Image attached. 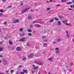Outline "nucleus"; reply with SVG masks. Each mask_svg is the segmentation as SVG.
<instances>
[{
	"label": "nucleus",
	"mask_w": 74,
	"mask_h": 74,
	"mask_svg": "<svg viewBox=\"0 0 74 74\" xmlns=\"http://www.w3.org/2000/svg\"><path fill=\"white\" fill-rule=\"evenodd\" d=\"M33 56H34V54L33 53H32L30 54L28 56V58H32V57H33Z\"/></svg>",
	"instance_id": "1"
},
{
	"label": "nucleus",
	"mask_w": 74,
	"mask_h": 74,
	"mask_svg": "<svg viewBox=\"0 0 74 74\" xmlns=\"http://www.w3.org/2000/svg\"><path fill=\"white\" fill-rule=\"evenodd\" d=\"M16 49L17 51H20L21 50V48L20 47H17L16 48Z\"/></svg>",
	"instance_id": "2"
},
{
	"label": "nucleus",
	"mask_w": 74,
	"mask_h": 74,
	"mask_svg": "<svg viewBox=\"0 0 74 74\" xmlns=\"http://www.w3.org/2000/svg\"><path fill=\"white\" fill-rule=\"evenodd\" d=\"M34 62H35V63H36V64H40V65H42V63H41V62H40L35 61Z\"/></svg>",
	"instance_id": "3"
},
{
	"label": "nucleus",
	"mask_w": 74,
	"mask_h": 74,
	"mask_svg": "<svg viewBox=\"0 0 74 74\" xmlns=\"http://www.w3.org/2000/svg\"><path fill=\"white\" fill-rule=\"evenodd\" d=\"M25 40H26V38H22L21 39H20L19 40V41H25Z\"/></svg>",
	"instance_id": "4"
},
{
	"label": "nucleus",
	"mask_w": 74,
	"mask_h": 74,
	"mask_svg": "<svg viewBox=\"0 0 74 74\" xmlns=\"http://www.w3.org/2000/svg\"><path fill=\"white\" fill-rule=\"evenodd\" d=\"M19 22V20H16L15 21L13 22V23H18V22Z\"/></svg>",
	"instance_id": "5"
},
{
	"label": "nucleus",
	"mask_w": 74,
	"mask_h": 74,
	"mask_svg": "<svg viewBox=\"0 0 74 74\" xmlns=\"http://www.w3.org/2000/svg\"><path fill=\"white\" fill-rule=\"evenodd\" d=\"M29 10V9H24V10H22V13H24L25 12H26V11H27V10Z\"/></svg>",
	"instance_id": "6"
},
{
	"label": "nucleus",
	"mask_w": 74,
	"mask_h": 74,
	"mask_svg": "<svg viewBox=\"0 0 74 74\" xmlns=\"http://www.w3.org/2000/svg\"><path fill=\"white\" fill-rule=\"evenodd\" d=\"M52 59H53V57H51L48 59V60L51 62H52Z\"/></svg>",
	"instance_id": "7"
},
{
	"label": "nucleus",
	"mask_w": 74,
	"mask_h": 74,
	"mask_svg": "<svg viewBox=\"0 0 74 74\" xmlns=\"http://www.w3.org/2000/svg\"><path fill=\"white\" fill-rule=\"evenodd\" d=\"M32 66L34 67V69H38V66L36 67V66L34 65H33Z\"/></svg>",
	"instance_id": "8"
},
{
	"label": "nucleus",
	"mask_w": 74,
	"mask_h": 74,
	"mask_svg": "<svg viewBox=\"0 0 74 74\" xmlns=\"http://www.w3.org/2000/svg\"><path fill=\"white\" fill-rule=\"evenodd\" d=\"M25 35V34L24 32H23L22 33L20 34V36H24Z\"/></svg>",
	"instance_id": "9"
},
{
	"label": "nucleus",
	"mask_w": 74,
	"mask_h": 74,
	"mask_svg": "<svg viewBox=\"0 0 74 74\" xmlns=\"http://www.w3.org/2000/svg\"><path fill=\"white\" fill-rule=\"evenodd\" d=\"M47 46V44L46 43H44L43 44V46L44 47H46Z\"/></svg>",
	"instance_id": "10"
},
{
	"label": "nucleus",
	"mask_w": 74,
	"mask_h": 74,
	"mask_svg": "<svg viewBox=\"0 0 74 74\" xmlns=\"http://www.w3.org/2000/svg\"><path fill=\"white\" fill-rule=\"evenodd\" d=\"M53 21H54V19H51L50 20V22H53Z\"/></svg>",
	"instance_id": "11"
},
{
	"label": "nucleus",
	"mask_w": 74,
	"mask_h": 74,
	"mask_svg": "<svg viewBox=\"0 0 74 74\" xmlns=\"http://www.w3.org/2000/svg\"><path fill=\"white\" fill-rule=\"evenodd\" d=\"M35 26H36V27H41V25H35Z\"/></svg>",
	"instance_id": "12"
},
{
	"label": "nucleus",
	"mask_w": 74,
	"mask_h": 74,
	"mask_svg": "<svg viewBox=\"0 0 74 74\" xmlns=\"http://www.w3.org/2000/svg\"><path fill=\"white\" fill-rule=\"evenodd\" d=\"M26 59V57H25L24 58H23V60L24 61H25Z\"/></svg>",
	"instance_id": "13"
},
{
	"label": "nucleus",
	"mask_w": 74,
	"mask_h": 74,
	"mask_svg": "<svg viewBox=\"0 0 74 74\" xmlns=\"http://www.w3.org/2000/svg\"><path fill=\"white\" fill-rule=\"evenodd\" d=\"M9 43L10 45H12L13 44L12 42L11 41H9Z\"/></svg>",
	"instance_id": "14"
},
{
	"label": "nucleus",
	"mask_w": 74,
	"mask_h": 74,
	"mask_svg": "<svg viewBox=\"0 0 74 74\" xmlns=\"http://www.w3.org/2000/svg\"><path fill=\"white\" fill-rule=\"evenodd\" d=\"M23 71H24V72L25 73H27V71L26 70H23Z\"/></svg>",
	"instance_id": "15"
},
{
	"label": "nucleus",
	"mask_w": 74,
	"mask_h": 74,
	"mask_svg": "<svg viewBox=\"0 0 74 74\" xmlns=\"http://www.w3.org/2000/svg\"><path fill=\"white\" fill-rule=\"evenodd\" d=\"M32 17L30 16H29L28 17V19H32Z\"/></svg>",
	"instance_id": "16"
},
{
	"label": "nucleus",
	"mask_w": 74,
	"mask_h": 74,
	"mask_svg": "<svg viewBox=\"0 0 74 74\" xmlns=\"http://www.w3.org/2000/svg\"><path fill=\"white\" fill-rule=\"evenodd\" d=\"M28 32H32V30L31 29H29L28 30Z\"/></svg>",
	"instance_id": "17"
},
{
	"label": "nucleus",
	"mask_w": 74,
	"mask_h": 74,
	"mask_svg": "<svg viewBox=\"0 0 74 74\" xmlns=\"http://www.w3.org/2000/svg\"><path fill=\"white\" fill-rule=\"evenodd\" d=\"M72 3H73V2H69L67 3L66 4H72Z\"/></svg>",
	"instance_id": "18"
},
{
	"label": "nucleus",
	"mask_w": 74,
	"mask_h": 74,
	"mask_svg": "<svg viewBox=\"0 0 74 74\" xmlns=\"http://www.w3.org/2000/svg\"><path fill=\"white\" fill-rule=\"evenodd\" d=\"M54 19H55L56 21H59V19L57 18L56 17H55L54 18Z\"/></svg>",
	"instance_id": "19"
},
{
	"label": "nucleus",
	"mask_w": 74,
	"mask_h": 74,
	"mask_svg": "<svg viewBox=\"0 0 74 74\" xmlns=\"http://www.w3.org/2000/svg\"><path fill=\"white\" fill-rule=\"evenodd\" d=\"M63 22L64 23H66V22H67V21H66V20H64L63 21Z\"/></svg>",
	"instance_id": "20"
},
{
	"label": "nucleus",
	"mask_w": 74,
	"mask_h": 74,
	"mask_svg": "<svg viewBox=\"0 0 74 74\" xmlns=\"http://www.w3.org/2000/svg\"><path fill=\"white\" fill-rule=\"evenodd\" d=\"M34 23H38L37 22V21H36L33 22Z\"/></svg>",
	"instance_id": "21"
},
{
	"label": "nucleus",
	"mask_w": 74,
	"mask_h": 74,
	"mask_svg": "<svg viewBox=\"0 0 74 74\" xmlns=\"http://www.w3.org/2000/svg\"><path fill=\"white\" fill-rule=\"evenodd\" d=\"M57 41L58 42H60V41H62V40H61L60 39H58L57 40Z\"/></svg>",
	"instance_id": "22"
},
{
	"label": "nucleus",
	"mask_w": 74,
	"mask_h": 74,
	"mask_svg": "<svg viewBox=\"0 0 74 74\" xmlns=\"http://www.w3.org/2000/svg\"><path fill=\"white\" fill-rule=\"evenodd\" d=\"M22 30H23V28H20L19 29L20 32H22Z\"/></svg>",
	"instance_id": "23"
},
{
	"label": "nucleus",
	"mask_w": 74,
	"mask_h": 74,
	"mask_svg": "<svg viewBox=\"0 0 74 74\" xmlns=\"http://www.w3.org/2000/svg\"><path fill=\"white\" fill-rule=\"evenodd\" d=\"M58 23L59 25H61V22L60 21H58Z\"/></svg>",
	"instance_id": "24"
},
{
	"label": "nucleus",
	"mask_w": 74,
	"mask_h": 74,
	"mask_svg": "<svg viewBox=\"0 0 74 74\" xmlns=\"http://www.w3.org/2000/svg\"><path fill=\"white\" fill-rule=\"evenodd\" d=\"M27 45L28 47L30 46V44L29 43H27Z\"/></svg>",
	"instance_id": "25"
},
{
	"label": "nucleus",
	"mask_w": 74,
	"mask_h": 74,
	"mask_svg": "<svg viewBox=\"0 0 74 74\" xmlns=\"http://www.w3.org/2000/svg\"><path fill=\"white\" fill-rule=\"evenodd\" d=\"M12 7V6L10 5V6H8V8H11V7Z\"/></svg>",
	"instance_id": "26"
},
{
	"label": "nucleus",
	"mask_w": 74,
	"mask_h": 74,
	"mask_svg": "<svg viewBox=\"0 0 74 74\" xmlns=\"http://www.w3.org/2000/svg\"><path fill=\"white\" fill-rule=\"evenodd\" d=\"M59 18H63V16H59Z\"/></svg>",
	"instance_id": "27"
},
{
	"label": "nucleus",
	"mask_w": 74,
	"mask_h": 74,
	"mask_svg": "<svg viewBox=\"0 0 74 74\" xmlns=\"http://www.w3.org/2000/svg\"><path fill=\"white\" fill-rule=\"evenodd\" d=\"M28 35H29V36H32V34H31L30 33H29L28 34Z\"/></svg>",
	"instance_id": "28"
},
{
	"label": "nucleus",
	"mask_w": 74,
	"mask_h": 74,
	"mask_svg": "<svg viewBox=\"0 0 74 74\" xmlns=\"http://www.w3.org/2000/svg\"><path fill=\"white\" fill-rule=\"evenodd\" d=\"M14 71V70H11V73H13Z\"/></svg>",
	"instance_id": "29"
},
{
	"label": "nucleus",
	"mask_w": 74,
	"mask_h": 74,
	"mask_svg": "<svg viewBox=\"0 0 74 74\" xmlns=\"http://www.w3.org/2000/svg\"><path fill=\"white\" fill-rule=\"evenodd\" d=\"M66 36H67V38H69V34H66Z\"/></svg>",
	"instance_id": "30"
},
{
	"label": "nucleus",
	"mask_w": 74,
	"mask_h": 74,
	"mask_svg": "<svg viewBox=\"0 0 74 74\" xmlns=\"http://www.w3.org/2000/svg\"><path fill=\"white\" fill-rule=\"evenodd\" d=\"M56 52L57 53H58L59 52V50H57L56 51Z\"/></svg>",
	"instance_id": "31"
},
{
	"label": "nucleus",
	"mask_w": 74,
	"mask_h": 74,
	"mask_svg": "<svg viewBox=\"0 0 74 74\" xmlns=\"http://www.w3.org/2000/svg\"><path fill=\"white\" fill-rule=\"evenodd\" d=\"M23 3H22L20 5L21 7H22V6H23Z\"/></svg>",
	"instance_id": "32"
},
{
	"label": "nucleus",
	"mask_w": 74,
	"mask_h": 74,
	"mask_svg": "<svg viewBox=\"0 0 74 74\" xmlns=\"http://www.w3.org/2000/svg\"><path fill=\"white\" fill-rule=\"evenodd\" d=\"M19 68H22V65H20L19 66Z\"/></svg>",
	"instance_id": "33"
},
{
	"label": "nucleus",
	"mask_w": 74,
	"mask_h": 74,
	"mask_svg": "<svg viewBox=\"0 0 74 74\" xmlns=\"http://www.w3.org/2000/svg\"><path fill=\"white\" fill-rule=\"evenodd\" d=\"M21 74H25V73L23 72H21Z\"/></svg>",
	"instance_id": "34"
},
{
	"label": "nucleus",
	"mask_w": 74,
	"mask_h": 74,
	"mask_svg": "<svg viewBox=\"0 0 74 74\" xmlns=\"http://www.w3.org/2000/svg\"><path fill=\"white\" fill-rule=\"evenodd\" d=\"M7 24V22H5L3 24L4 25H6V24Z\"/></svg>",
	"instance_id": "35"
},
{
	"label": "nucleus",
	"mask_w": 74,
	"mask_h": 74,
	"mask_svg": "<svg viewBox=\"0 0 74 74\" xmlns=\"http://www.w3.org/2000/svg\"><path fill=\"white\" fill-rule=\"evenodd\" d=\"M50 10V8H48L47 9V10Z\"/></svg>",
	"instance_id": "36"
},
{
	"label": "nucleus",
	"mask_w": 74,
	"mask_h": 74,
	"mask_svg": "<svg viewBox=\"0 0 74 74\" xmlns=\"http://www.w3.org/2000/svg\"><path fill=\"white\" fill-rule=\"evenodd\" d=\"M65 25H68V26H70V24H67V23H65Z\"/></svg>",
	"instance_id": "37"
},
{
	"label": "nucleus",
	"mask_w": 74,
	"mask_h": 74,
	"mask_svg": "<svg viewBox=\"0 0 74 74\" xmlns=\"http://www.w3.org/2000/svg\"><path fill=\"white\" fill-rule=\"evenodd\" d=\"M62 3H64V1H66L65 0L64 1V0H62Z\"/></svg>",
	"instance_id": "38"
},
{
	"label": "nucleus",
	"mask_w": 74,
	"mask_h": 74,
	"mask_svg": "<svg viewBox=\"0 0 74 74\" xmlns=\"http://www.w3.org/2000/svg\"><path fill=\"white\" fill-rule=\"evenodd\" d=\"M3 50V48H0V51H1Z\"/></svg>",
	"instance_id": "39"
},
{
	"label": "nucleus",
	"mask_w": 74,
	"mask_h": 74,
	"mask_svg": "<svg viewBox=\"0 0 74 74\" xmlns=\"http://www.w3.org/2000/svg\"><path fill=\"white\" fill-rule=\"evenodd\" d=\"M0 11L1 12H3V11L2 10H0Z\"/></svg>",
	"instance_id": "40"
},
{
	"label": "nucleus",
	"mask_w": 74,
	"mask_h": 74,
	"mask_svg": "<svg viewBox=\"0 0 74 74\" xmlns=\"http://www.w3.org/2000/svg\"><path fill=\"white\" fill-rule=\"evenodd\" d=\"M53 44H56V42H53Z\"/></svg>",
	"instance_id": "41"
},
{
	"label": "nucleus",
	"mask_w": 74,
	"mask_h": 74,
	"mask_svg": "<svg viewBox=\"0 0 74 74\" xmlns=\"http://www.w3.org/2000/svg\"><path fill=\"white\" fill-rule=\"evenodd\" d=\"M3 15V14L1 13H0V16H2Z\"/></svg>",
	"instance_id": "42"
},
{
	"label": "nucleus",
	"mask_w": 74,
	"mask_h": 74,
	"mask_svg": "<svg viewBox=\"0 0 74 74\" xmlns=\"http://www.w3.org/2000/svg\"><path fill=\"white\" fill-rule=\"evenodd\" d=\"M46 38V37L45 36H43L42 37V38Z\"/></svg>",
	"instance_id": "43"
},
{
	"label": "nucleus",
	"mask_w": 74,
	"mask_h": 74,
	"mask_svg": "<svg viewBox=\"0 0 74 74\" xmlns=\"http://www.w3.org/2000/svg\"><path fill=\"white\" fill-rule=\"evenodd\" d=\"M69 71L70 72H71L72 71V69H70L69 70Z\"/></svg>",
	"instance_id": "44"
},
{
	"label": "nucleus",
	"mask_w": 74,
	"mask_h": 74,
	"mask_svg": "<svg viewBox=\"0 0 74 74\" xmlns=\"http://www.w3.org/2000/svg\"><path fill=\"white\" fill-rule=\"evenodd\" d=\"M3 56L0 55V58H3Z\"/></svg>",
	"instance_id": "45"
},
{
	"label": "nucleus",
	"mask_w": 74,
	"mask_h": 74,
	"mask_svg": "<svg viewBox=\"0 0 74 74\" xmlns=\"http://www.w3.org/2000/svg\"><path fill=\"white\" fill-rule=\"evenodd\" d=\"M58 49H59V48H56L55 49L56 50H58Z\"/></svg>",
	"instance_id": "46"
},
{
	"label": "nucleus",
	"mask_w": 74,
	"mask_h": 74,
	"mask_svg": "<svg viewBox=\"0 0 74 74\" xmlns=\"http://www.w3.org/2000/svg\"><path fill=\"white\" fill-rule=\"evenodd\" d=\"M3 44V42H0V44L1 45V44Z\"/></svg>",
	"instance_id": "47"
},
{
	"label": "nucleus",
	"mask_w": 74,
	"mask_h": 74,
	"mask_svg": "<svg viewBox=\"0 0 74 74\" xmlns=\"http://www.w3.org/2000/svg\"><path fill=\"white\" fill-rule=\"evenodd\" d=\"M32 73H34V71H32Z\"/></svg>",
	"instance_id": "48"
},
{
	"label": "nucleus",
	"mask_w": 74,
	"mask_h": 74,
	"mask_svg": "<svg viewBox=\"0 0 74 74\" xmlns=\"http://www.w3.org/2000/svg\"><path fill=\"white\" fill-rule=\"evenodd\" d=\"M70 7H71V8H72L73 7V5H71L70 6Z\"/></svg>",
	"instance_id": "49"
},
{
	"label": "nucleus",
	"mask_w": 74,
	"mask_h": 74,
	"mask_svg": "<svg viewBox=\"0 0 74 74\" xmlns=\"http://www.w3.org/2000/svg\"><path fill=\"white\" fill-rule=\"evenodd\" d=\"M8 72H9L8 71H6V73H8Z\"/></svg>",
	"instance_id": "50"
},
{
	"label": "nucleus",
	"mask_w": 74,
	"mask_h": 74,
	"mask_svg": "<svg viewBox=\"0 0 74 74\" xmlns=\"http://www.w3.org/2000/svg\"><path fill=\"white\" fill-rule=\"evenodd\" d=\"M58 6H60V5L58 4L57 5V6L58 7Z\"/></svg>",
	"instance_id": "51"
},
{
	"label": "nucleus",
	"mask_w": 74,
	"mask_h": 74,
	"mask_svg": "<svg viewBox=\"0 0 74 74\" xmlns=\"http://www.w3.org/2000/svg\"><path fill=\"white\" fill-rule=\"evenodd\" d=\"M72 41H73V42H74V38L73 39Z\"/></svg>",
	"instance_id": "52"
},
{
	"label": "nucleus",
	"mask_w": 74,
	"mask_h": 74,
	"mask_svg": "<svg viewBox=\"0 0 74 74\" xmlns=\"http://www.w3.org/2000/svg\"><path fill=\"white\" fill-rule=\"evenodd\" d=\"M52 0H50L49 2H52Z\"/></svg>",
	"instance_id": "53"
},
{
	"label": "nucleus",
	"mask_w": 74,
	"mask_h": 74,
	"mask_svg": "<svg viewBox=\"0 0 74 74\" xmlns=\"http://www.w3.org/2000/svg\"><path fill=\"white\" fill-rule=\"evenodd\" d=\"M69 10H72V9L69 8Z\"/></svg>",
	"instance_id": "54"
},
{
	"label": "nucleus",
	"mask_w": 74,
	"mask_h": 74,
	"mask_svg": "<svg viewBox=\"0 0 74 74\" xmlns=\"http://www.w3.org/2000/svg\"><path fill=\"white\" fill-rule=\"evenodd\" d=\"M6 0H2L3 1H6Z\"/></svg>",
	"instance_id": "55"
},
{
	"label": "nucleus",
	"mask_w": 74,
	"mask_h": 74,
	"mask_svg": "<svg viewBox=\"0 0 74 74\" xmlns=\"http://www.w3.org/2000/svg\"><path fill=\"white\" fill-rule=\"evenodd\" d=\"M33 27V26H32V25H30V27Z\"/></svg>",
	"instance_id": "56"
},
{
	"label": "nucleus",
	"mask_w": 74,
	"mask_h": 74,
	"mask_svg": "<svg viewBox=\"0 0 74 74\" xmlns=\"http://www.w3.org/2000/svg\"><path fill=\"white\" fill-rule=\"evenodd\" d=\"M0 74H4V73H0Z\"/></svg>",
	"instance_id": "57"
},
{
	"label": "nucleus",
	"mask_w": 74,
	"mask_h": 74,
	"mask_svg": "<svg viewBox=\"0 0 74 74\" xmlns=\"http://www.w3.org/2000/svg\"><path fill=\"white\" fill-rule=\"evenodd\" d=\"M46 42H48V40H45Z\"/></svg>",
	"instance_id": "58"
},
{
	"label": "nucleus",
	"mask_w": 74,
	"mask_h": 74,
	"mask_svg": "<svg viewBox=\"0 0 74 74\" xmlns=\"http://www.w3.org/2000/svg\"><path fill=\"white\" fill-rule=\"evenodd\" d=\"M48 74H51V73L50 72H49L48 73Z\"/></svg>",
	"instance_id": "59"
},
{
	"label": "nucleus",
	"mask_w": 74,
	"mask_h": 74,
	"mask_svg": "<svg viewBox=\"0 0 74 74\" xmlns=\"http://www.w3.org/2000/svg\"><path fill=\"white\" fill-rule=\"evenodd\" d=\"M66 32L67 34H68V32L66 31Z\"/></svg>",
	"instance_id": "60"
},
{
	"label": "nucleus",
	"mask_w": 74,
	"mask_h": 74,
	"mask_svg": "<svg viewBox=\"0 0 74 74\" xmlns=\"http://www.w3.org/2000/svg\"><path fill=\"white\" fill-rule=\"evenodd\" d=\"M73 8H74V4H73Z\"/></svg>",
	"instance_id": "61"
},
{
	"label": "nucleus",
	"mask_w": 74,
	"mask_h": 74,
	"mask_svg": "<svg viewBox=\"0 0 74 74\" xmlns=\"http://www.w3.org/2000/svg\"><path fill=\"white\" fill-rule=\"evenodd\" d=\"M71 66H73V63H71Z\"/></svg>",
	"instance_id": "62"
},
{
	"label": "nucleus",
	"mask_w": 74,
	"mask_h": 74,
	"mask_svg": "<svg viewBox=\"0 0 74 74\" xmlns=\"http://www.w3.org/2000/svg\"><path fill=\"white\" fill-rule=\"evenodd\" d=\"M72 2H73V3H74V0H73L72 1Z\"/></svg>",
	"instance_id": "63"
},
{
	"label": "nucleus",
	"mask_w": 74,
	"mask_h": 74,
	"mask_svg": "<svg viewBox=\"0 0 74 74\" xmlns=\"http://www.w3.org/2000/svg\"><path fill=\"white\" fill-rule=\"evenodd\" d=\"M7 39V38H5V39Z\"/></svg>",
	"instance_id": "64"
}]
</instances>
